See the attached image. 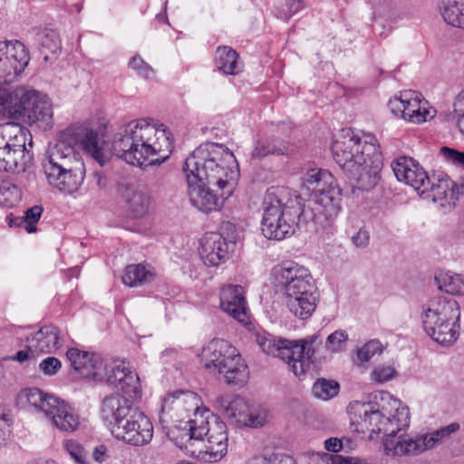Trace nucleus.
I'll return each mask as SVG.
<instances>
[{
    "instance_id": "f257e3e1",
    "label": "nucleus",
    "mask_w": 464,
    "mask_h": 464,
    "mask_svg": "<svg viewBox=\"0 0 464 464\" xmlns=\"http://www.w3.org/2000/svg\"><path fill=\"white\" fill-rule=\"evenodd\" d=\"M183 170L188 200L203 213L219 210L233 195L240 176L234 154L218 143L198 147L186 159Z\"/></svg>"
},
{
    "instance_id": "f03ea898",
    "label": "nucleus",
    "mask_w": 464,
    "mask_h": 464,
    "mask_svg": "<svg viewBox=\"0 0 464 464\" xmlns=\"http://www.w3.org/2000/svg\"><path fill=\"white\" fill-rule=\"evenodd\" d=\"M78 147L100 165L106 161L103 144L96 130L88 125H72L59 132L55 143L50 145L43 163L48 184L65 195H72L82 185L86 169Z\"/></svg>"
},
{
    "instance_id": "7ed1b4c3",
    "label": "nucleus",
    "mask_w": 464,
    "mask_h": 464,
    "mask_svg": "<svg viewBox=\"0 0 464 464\" xmlns=\"http://www.w3.org/2000/svg\"><path fill=\"white\" fill-rule=\"evenodd\" d=\"M112 147L126 163L143 168L163 163L172 152L174 143L165 124L146 117L122 125L114 136Z\"/></svg>"
},
{
    "instance_id": "20e7f679",
    "label": "nucleus",
    "mask_w": 464,
    "mask_h": 464,
    "mask_svg": "<svg viewBox=\"0 0 464 464\" xmlns=\"http://www.w3.org/2000/svg\"><path fill=\"white\" fill-rule=\"evenodd\" d=\"M25 86L14 89L0 86V170L24 171L33 159V140L28 130L19 123L22 119Z\"/></svg>"
},
{
    "instance_id": "39448f33",
    "label": "nucleus",
    "mask_w": 464,
    "mask_h": 464,
    "mask_svg": "<svg viewBox=\"0 0 464 464\" xmlns=\"http://www.w3.org/2000/svg\"><path fill=\"white\" fill-rule=\"evenodd\" d=\"M335 162L356 181L359 189L371 190L381 180L382 157L374 136L363 139L350 130H343L332 145Z\"/></svg>"
},
{
    "instance_id": "423d86ee",
    "label": "nucleus",
    "mask_w": 464,
    "mask_h": 464,
    "mask_svg": "<svg viewBox=\"0 0 464 464\" xmlns=\"http://www.w3.org/2000/svg\"><path fill=\"white\" fill-rule=\"evenodd\" d=\"M173 441L187 455L207 462H217L227 452L226 423L210 411L198 415L173 432Z\"/></svg>"
},
{
    "instance_id": "0eeeda50",
    "label": "nucleus",
    "mask_w": 464,
    "mask_h": 464,
    "mask_svg": "<svg viewBox=\"0 0 464 464\" xmlns=\"http://www.w3.org/2000/svg\"><path fill=\"white\" fill-rule=\"evenodd\" d=\"M271 283L295 317L306 320L313 315L319 293L306 267L293 261L276 265L271 270Z\"/></svg>"
},
{
    "instance_id": "6e6552de",
    "label": "nucleus",
    "mask_w": 464,
    "mask_h": 464,
    "mask_svg": "<svg viewBox=\"0 0 464 464\" xmlns=\"http://www.w3.org/2000/svg\"><path fill=\"white\" fill-rule=\"evenodd\" d=\"M380 396L381 405L378 408L371 402H353L350 409L351 420L353 424L356 425L357 430L384 434L386 436L383 442L385 454L399 456L387 452L386 442L389 439H393L395 441L405 439L397 434L409 427L410 410L389 392H382Z\"/></svg>"
},
{
    "instance_id": "1a4fd4ad",
    "label": "nucleus",
    "mask_w": 464,
    "mask_h": 464,
    "mask_svg": "<svg viewBox=\"0 0 464 464\" xmlns=\"http://www.w3.org/2000/svg\"><path fill=\"white\" fill-rule=\"evenodd\" d=\"M303 198L285 187H271L263 201L261 230L268 239L283 240L294 235L303 213Z\"/></svg>"
},
{
    "instance_id": "9d476101",
    "label": "nucleus",
    "mask_w": 464,
    "mask_h": 464,
    "mask_svg": "<svg viewBox=\"0 0 464 464\" xmlns=\"http://www.w3.org/2000/svg\"><path fill=\"white\" fill-rule=\"evenodd\" d=\"M460 307L458 301L438 296L424 306L421 320L427 334L438 343L450 345L459 335Z\"/></svg>"
},
{
    "instance_id": "9b49d317",
    "label": "nucleus",
    "mask_w": 464,
    "mask_h": 464,
    "mask_svg": "<svg viewBox=\"0 0 464 464\" xmlns=\"http://www.w3.org/2000/svg\"><path fill=\"white\" fill-rule=\"evenodd\" d=\"M19 400L35 413L43 415L53 428L62 432L72 433L81 425L77 411L52 393L38 388H29L20 392Z\"/></svg>"
},
{
    "instance_id": "f8f14e48",
    "label": "nucleus",
    "mask_w": 464,
    "mask_h": 464,
    "mask_svg": "<svg viewBox=\"0 0 464 464\" xmlns=\"http://www.w3.org/2000/svg\"><path fill=\"white\" fill-rule=\"evenodd\" d=\"M303 182L314 196L317 215L333 222L341 210V189L334 176L326 169H311L304 174Z\"/></svg>"
},
{
    "instance_id": "ddd939ff",
    "label": "nucleus",
    "mask_w": 464,
    "mask_h": 464,
    "mask_svg": "<svg viewBox=\"0 0 464 464\" xmlns=\"http://www.w3.org/2000/svg\"><path fill=\"white\" fill-rule=\"evenodd\" d=\"M256 343L264 353L284 361L293 373L300 379L311 368V357L314 352L306 346L305 340L299 342L277 340L271 334H263L256 335Z\"/></svg>"
},
{
    "instance_id": "4468645a",
    "label": "nucleus",
    "mask_w": 464,
    "mask_h": 464,
    "mask_svg": "<svg viewBox=\"0 0 464 464\" xmlns=\"http://www.w3.org/2000/svg\"><path fill=\"white\" fill-rule=\"evenodd\" d=\"M132 401L131 399L115 393L106 396L100 408V417L111 435L123 443L140 412Z\"/></svg>"
},
{
    "instance_id": "2eb2a0df",
    "label": "nucleus",
    "mask_w": 464,
    "mask_h": 464,
    "mask_svg": "<svg viewBox=\"0 0 464 464\" xmlns=\"http://www.w3.org/2000/svg\"><path fill=\"white\" fill-rule=\"evenodd\" d=\"M216 407L224 418L237 427L258 428L268 421V411L253 406L244 398L234 394H223L216 399Z\"/></svg>"
},
{
    "instance_id": "dca6fc26",
    "label": "nucleus",
    "mask_w": 464,
    "mask_h": 464,
    "mask_svg": "<svg viewBox=\"0 0 464 464\" xmlns=\"http://www.w3.org/2000/svg\"><path fill=\"white\" fill-rule=\"evenodd\" d=\"M459 428V423L452 422L430 433L407 437L402 440L395 441L393 439H389L386 442V450L389 454H398L399 456L419 455L434 449L450 438Z\"/></svg>"
},
{
    "instance_id": "f3484780",
    "label": "nucleus",
    "mask_w": 464,
    "mask_h": 464,
    "mask_svg": "<svg viewBox=\"0 0 464 464\" xmlns=\"http://www.w3.org/2000/svg\"><path fill=\"white\" fill-rule=\"evenodd\" d=\"M205 411H209V409L204 407L201 398L191 391L174 392L163 399L161 406L163 415L179 422L171 431V436L179 427H184L189 420L205 414ZM171 439L173 440V437Z\"/></svg>"
},
{
    "instance_id": "a211bd4d",
    "label": "nucleus",
    "mask_w": 464,
    "mask_h": 464,
    "mask_svg": "<svg viewBox=\"0 0 464 464\" xmlns=\"http://www.w3.org/2000/svg\"><path fill=\"white\" fill-rule=\"evenodd\" d=\"M388 108L394 116L416 124L425 122L436 114L421 94L411 90L401 92L398 96L391 98Z\"/></svg>"
},
{
    "instance_id": "6ab92c4d",
    "label": "nucleus",
    "mask_w": 464,
    "mask_h": 464,
    "mask_svg": "<svg viewBox=\"0 0 464 464\" xmlns=\"http://www.w3.org/2000/svg\"><path fill=\"white\" fill-rule=\"evenodd\" d=\"M95 381H105L121 392V395L132 401L141 396L140 379L138 374L131 370L130 364L122 360H114L110 363H104L103 375Z\"/></svg>"
},
{
    "instance_id": "aec40b11",
    "label": "nucleus",
    "mask_w": 464,
    "mask_h": 464,
    "mask_svg": "<svg viewBox=\"0 0 464 464\" xmlns=\"http://www.w3.org/2000/svg\"><path fill=\"white\" fill-rule=\"evenodd\" d=\"M23 107L21 122L38 123L44 129L53 126V104L46 94L26 87Z\"/></svg>"
},
{
    "instance_id": "412c9836",
    "label": "nucleus",
    "mask_w": 464,
    "mask_h": 464,
    "mask_svg": "<svg viewBox=\"0 0 464 464\" xmlns=\"http://www.w3.org/2000/svg\"><path fill=\"white\" fill-rule=\"evenodd\" d=\"M30 57L19 41H0V79L12 82L24 71Z\"/></svg>"
},
{
    "instance_id": "4be33fe9",
    "label": "nucleus",
    "mask_w": 464,
    "mask_h": 464,
    "mask_svg": "<svg viewBox=\"0 0 464 464\" xmlns=\"http://www.w3.org/2000/svg\"><path fill=\"white\" fill-rule=\"evenodd\" d=\"M397 179L411 186L420 195H424L430 180L423 168L410 157H400L392 163Z\"/></svg>"
},
{
    "instance_id": "5701e85b",
    "label": "nucleus",
    "mask_w": 464,
    "mask_h": 464,
    "mask_svg": "<svg viewBox=\"0 0 464 464\" xmlns=\"http://www.w3.org/2000/svg\"><path fill=\"white\" fill-rule=\"evenodd\" d=\"M198 254L205 266L217 267L229 257L227 242L219 233H207L199 241Z\"/></svg>"
},
{
    "instance_id": "b1692460",
    "label": "nucleus",
    "mask_w": 464,
    "mask_h": 464,
    "mask_svg": "<svg viewBox=\"0 0 464 464\" xmlns=\"http://www.w3.org/2000/svg\"><path fill=\"white\" fill-rule=\"evenodd\" d=\"M66 357L73 370L84 379L95 381L103 375L104 362L95 353L71 348L67 351Z\"/></svg>"
},
{
    "instance_id": "393cba45",
    "label": "nucleus",
    "mask_w": 464,
    "mask_h": 464,
    "mask_svg": "<svg viewBox=\"0 0 464 464\" xmlns=\"http://www.w3.org/2000/svg\"><path fill=\"white\" fill-rule=\"evenodd\" d=\"M463 193L464 185L459 186L448 176H442L436 182H430L425 198H431L445 209H450L455 206L459 196Z\"/></svg>"
},
{
    "instance_id": "a878e982",
    "label": "nucleus",
    "mask_w": 464,
    "mask_h": 464,
    "mask_svg": "<svg viewBox=\"0 0 464 464\" xmlns=\"http://www.w3.org/2000/svg\"><path fill=\"white\" fill-rule=\"evenodd\" d=\"M220 306L224 312L241 324H247L248 314L245 290L241 285H228L220 292Z\"/></svg>"
},
{
    "instance_id": "bb28decb",
    "label": "nucleus",
    "mask_w": 464,
    "mask_h": 464,
    "mask_svg": "<svg viewBox=\"0 0 464 464\" xmlns=\"http://www.w3.org/2000/svg\"><path fill=\"white\" fill-rule=\"evenodd\" d=\"M237 353L228 341L218 338L202 348L200 358L204 368L216 374V370Z\"/></svg>"
},
{
    "instance_id": "cd10ccee",
    "label": "nucleus",
    "mask_w": 464,
    "mask_h": 464,
    "mask_svg": "<svg viewBox=\"0 0 464 464\" xmlns=\"http://www.w3.org/2000/svg\"><path fill=\"white\" fill-rule=\"evenodd\" d=\"M216 373L222 376L226 383L237 386H243L249 377L247 365L240 353L219 366Z\"/></svg>"
},
{
    "instance_id": "c85d7f7f",
    "label": "nucleus",
    "mask_w": 464,
    "mask_h": 464,
    "mask_svg": "<svg viewBox=\"0 0 464 464\" xmlns=\"http://www.w3.org/2000/svg\"><path fill=\"white\" fill-rule=\"evenodd\" d=\"M26 342L33 343L32 349L36 350L38 354L53 353L62 345L60 332L53 325L43 326L32 338H27Z\"/></svg>"
},
{
    "instance_id": "c756f323",
    "label": "nucleus",
    "mask_w": 464,
    "mask_h": 464,
    "mask_svg": "<svg viewBox=\"0 0 464 464\" xmlns=\"http://www.w3.org/2000/svg\"><path fill=\"white\" fill-rule=\"evenodd\" d=\"M124 443L133 447H144L150 443L154 434L153 424L140 410Z\"/></svg>"
},
{
    "instance_id": "7c9ffc66",
    "label": "nucleus",
    "mask_w": 464,
    "mask_h": 464,
    "mask_svg": "<svg viewBox=\"0 0 464 464\" xmlns=\"http://www.w3.org/2000/svg\"><path fill=\"white\" fill-rule=\"evenodd\" d=\"M156 277L153 267L148 264L127 266L122 276V283L130 287L140 286L152 282Z\"/></svg>"
},
{
    "instance_id": "2f4dec72",
    "label": "nucleus",
    "mask_w": 464,
    "mask_h": 464,
    "mask_svg": "<svg viewBox=\"0 0 464 464\" xmlns=\"http://www.w3.org/2000/svg\"><path fill=\"white\" fill-rule=\"evenodd\" d=\"M123 197L127 202L129 214L133 218H140L148 214L150 201L143 190L127 187Z\"/></svg>"
},
{
    "instance_id": "473e14b6",
    "label": "nucleus",
    "mask_w": 464,
    "mask_h": 464,
    "mask_svg": "<svg viewBox=\"0 0 464 464\" xmlns=\"http://www.w3.org/2000/svg\"><path fill=\"white\" fill-rule=\"evenodd\" d=\"M215 62L218 69L226 74L235 75L243 71V63L238 54L227 46L217 49Z\"/></svg>"
},
{
    "instance_id": "72a5a7b5",
    "label": "nucleus",
    "mask_w": 464,
    "mask_h": 464,
    "mask_svg": "<svg viewBox=\"0 0 464 464\" xmlns=\"http://www.w3.org/2000/svg\"><path fill=\"white\" fill-rule=\"evenodd\" d=\"M438 288L451 295H464V276L452 271H440L435 276Z\"/></svg>"
},
{
    "instance_id": "f704fd0d",
    "label": "nucleus",
    "mask_w": 464,
    "mask_h": 464,
    "mask_svg": "<svg viewBox=\"0 0 464 464\" xmlns=\"http://www.w3.org/2000/svg\"><path fill=\"white\" fill-rule=\"evenodd\" d=\"M440 14L449 25L464 29V0H444Z\"/></svg>"
},
{
    "instance_id": "c9c22d12",
    "label": "nucleus",
    "mask_w": 464,
    "mask_h": 464,
    "mask_svg": "<svg viewBox=\"0 0 464 464\" xmlns=\"http://www.w3.org/2000/svg\"><path fill=\"white\" fill-rule=\"evenodd\" d=\"M286 148L283 140L277 138H266L256 141L252 157L262 159L270 154H284Z\"/></svg>"
},
{
    "instance_id": "e433bc0d",
    "label": "nucleus",
    "mask_w": 464,
    "mask_h": 464,
    "mask_svg": "<svg viewBox=\"0 0 464 464\" xmlns=\"http://www.w3.org/2000/svg\"><path fill=\"white\" fill-rule=\"evenodd\" d=\"M383 349L384 347L379 340H370L355 350L356 355L353 359V362L355 366H363L370 362L373 356L381 355Z\"/></svg>"
},
{
    "instance_id": "4c0bfd02",
    "label": "nucleus",
    "mask_w": 464,
    "mask_h": 464,
    "mask_svg": "<svg viewBox=\"0 0 464 464\" xmlns=\"http://www.w3.org/2000/svg\"><path fill=\"white\" fill-rule=\"evenodd\" d=\"M43 213V208L40 206H34L24 211V215L23 217H18L14 218H10L9 226L14 227H21L24 226V229L28 233H34L36 231V223L39 221L41 215Z\"/></svg>"
},
{
    "instance_id": "58836bf2",
    "label": "nucleus",
    "mask_w": 464,
    "mask_h": 464,
    "mask_svg": "<svg viewBox=\"0 0 464 464\" xmlns=\"http://www.w3.org/2000/svg\"><path fill=\"white\" fill-rule=\"evenodd\" d=\"M340 390L339 383L333 380L318 379L313 385V394L317 399L328 401L335 397Z\"/></svg>"
},
{
    "instance_id": "ea45409f",
    "label": "nucleus",
    "mask_w": 464,
    "mask_h": 464,
    "mask_svg": "<svg viewBox=\"0 0 464 464\" xmlns=\"http://www.w3.org/2000/svg\"><path fill=\"white\" fill-rule=\"evenodd\" d=\"M22 192L20 188L7 180L0 181V206L12 208L20 202Z\"/></svg>"
},
{
    "instance_id": "a19ab883",
    "label": "nucleus",
    "mask_w": 464,
    "mask_h": 464,
    "mask_svg": "<svg viewBox=\"0 0 464 464\" xmlns=\"http://www.w3.org/2000/svg\"><path fill=\"white\" fill-rule=\"evenodd\" d=\"M398 372L393 363H381L373 367L370 380L376 384H383L396 378Z\"/></svg>"
},
{
    "instance_id": "79ce46f5",
    "label": "nucleus",
    "mask_w": 464,
    "mask_h": 464,
    "mask_svg": "<svg viewBox=\"0 0 464 464\" xmlns=\"http://www.w3.org/2000/svg\"><path fill=\"white\" fill-rule=\"evenodd\" d=\"M247 464H295V460L289 455L279 452H265L253 456Z\"/></svg>"
},
{
    "instance_id": "37998d69",
    "label": "nucleus",
    "mask_w": 464,
    "mask_h": 464,
    "mask_svg": "<svg viewBox=\"0 0 464 464\" xmlns=\"http://www.w3.org/2000/svg\"><path fill=\"white\" fill-rule=\"evenodd\" d=\"M347 341V333L343 330H337L328 335L325 342V348L331 353H339L346 348Z\"/></svg>"
},
{
    "instance_id": "c03bdc74",
    "label": "nucleus",
    "mask_w": 464,
    "mask_h": 464,
    "mask_svg": "<svg viewBox=\"0 0 464 464\" xmlns=\"http://www.w3.org/2000/svg\"><path fill=\"white\" fill-rule=\"evenodd\" d=\"M129 66L135 71L139 76L147 81L152 80L155 77L154 70L139 55H134L130 59Z\"/></svg>"
},
{
    "instance_id": "a18cd8bd",
    "label": "nucleus",
    "mask_w": 464,
    "mask_h": 464,
    "mask_svg": "<svg viewBox=\"0 0 464 464\" xmlns=\"http://www.w3.org/2000/svg\"><path fill=\"white\" fill-rule=\"evenodd\" d=\"M63 448L77 464H88L86 452L80 443L73 440H66L63 442Z\"/></svg>"
},
{
    "instance_id": "49530a36",
    "label": "nucleus",
    "mask_w": 464,
    "mask_h": 464,
    "mask_svg": "<svg viewBox=\"0 0 464 464\" xmlns=\"http://www.w3.org/2000/svg\"><path fill=\"white\" fill-rule=\"evenodd\" d=\"M62 363L55 357H47L39 363V370L45 375H54L61 369Z\"/></svg>"
},
{
    "instance_id": "de8ad7c7",
    "label": "nucleus",
    "mask_w": 464,
    "mask_h": 464,
    "mask_svg": "<svg viewBox=\"0 0 464 464\" xmlns=\"http://www.w3.org/2000/svg\"><path fill=\"white\" fill-rule=\"evenodd\" d=\"M42 45L47 48L50 52L53 53H56L60 50L61 46L58 34L53 30L45 31L42 39Z\"/></svg>"
},
{
    "instance_id": "09e8293b",
    "label": "nucleus",
    "mask_w": 464,
    "mask_h": 464,
    "mask_svg": "<svg viewBox=\"0 0 464 464\" xmlns=\"http://www.w3.org/2000/svg\"><path fill=\"white\" fill-rule=\"evenodd\" d=\"M440 154L447 161L464 167V152L449 147H442L440 148Z\"/></svg>"
},
{
    "instance_id": "8fccbe9b",
    "label": "nucleus",
    "mask_w": 464,
    "mask_h": 464,
    "mask_svg": "<svg viewBox=\"0 0 464 464\" xmlns=\"http://www.w3.org/2000/svg\"><path fill=\"white\" fill-rule=\"evenodd\" d=\"M12 420L9 416L0 412V446L4 445L11 435Z\"/></svg>"
},
{
    "instance_id": "3c124183",
    "label": "nucleus",
    "mask_w": 464,
    "mask_h": 464,
    "mask_svg": "<svg viewBox=\"0 0 464 464\" xmlns=\"http://www.w3.org/2000/svg\"><path fill=\"white\" fill-rule=\"evenodd\" d=\"M331 464H371L367 459L359 457L333 455Z\"/></svg>"
},
{
    "instance_id": "603ef678",
    "label": "nucleus",
    "mask_w": 464,
    "mask_h": 464,
    "mask_svg": "<svg viewBox=\"0 0 464 464\" xmlns=\"http://www.w3.org/2000/svg\"><path fill=\"white\" fill-rule=\"evenodd\" d=\"M353 244L359 248H365L370 243V235L364 227L360 228L353 237Z\"/></svg>"
},
{
    "instance_id": "864d4df0",
    "label": "nucleus",
    "mask_w": 464,
    "mask_h": 464,
    "mask_svg": "<svg viewBox=\"0 0 464 464\" xmlns=\"http://www.w3.org/2000/svg\"><path fill=\"white\" fill-rule=\"evenodd\" d=\"M33 343H28L26 349L18 351L15 355L13 357L14 360L18 361L20 362H24L27 360L33 359L38 355L36 350H33Z\"/></svg>"
},
{
    "instance_id": "5fc2aeb1",
    "label": "nucleus",
    "mask_w": 464,
    "mask_h": 464,
    "mask_svg": "<svg viewBox=\"0 0 464 464\" xmlns=\"http://www.w3.org/2000/svg\"><path fill=\"white\" fill-rule=\"evenodd\" d=\"M324 448L331 452H338L343 448L342 441L337 438H330L324 441Z\"/></svg>"
},
{
    "instance_id": "6e6d98bb",
    "label": "nucleus",
    "mask_w": 464,
    "mask_h": 464,
    "mask_svg": "<svg viewBox=\"0 0 464 464\" xmlns=\"http://www.w3.org/2000/svg\"><path fill=\"white\" fill-rule=\"evenodd\" d=\"M92 458L98 463H102L107 459V449L105 446L101 445L94 448L92 452Z\"/></svg>"
},
{
    "instance_id": "4d7b16f0",
    "label": "nucleus",
    "mask_w": 464,
    "mask_h": 464,
    "mask_svg": "<svg viewBox=\"0 0 464 464\" xmlns=\"http://www.w3.org/2000/svg\"><path fill=\"white\" fill-rule=\"evenodd\" d=\"M287 7V17H290L296 14L302 8V2L300 0H285Z\"/></svg>"
},
{
    "instance_id": "13d9d810",
    "label": "nucleus",
    "mask_w": 464,
    "mask_h": 464,
    "mask_svg": "<svg viewBox=\"0 0 464 464\" xmlns=\"http://www.w3.org/2000/svg\"><path fill=\"white\" fill-rule=\"evenodd\" d=\"M454 111L459 114V118L464 117V90L456 97Z\"/></svg>"
},
{
    "instance_id": "bf43d9fd",
    "label": "nucleus",
    "mask_w": 464,
    "mask_h": 464,
    "mask_svg": "<svg viewBox=\"0 0 464 464\" xmlns=\"http://www.w3.org/2000/svg\"><path fill=\"white\" fill-rule=\"evenodd\" d=\"M93 179H94V181H95V184L96 186L100 188V189H103L105 188L106 187V178L104 177V175L102 173V172H98V171H95L92 175Z\"/></svg>"
},
{
    "instance_id": "052dcab7",
    "label": "nucleus",
    "mask_w": 464,
    "mask_h": 464,
    "mask_svg": "<svg viewBox=\"0 0 464 464\" xmlns=\"http://www.w3.org/2000/svg\"><path fill=\"white\" fill-rule=\"evenodd\" d=\"M458 126L459 130L464 134V117L458 119Z\"/></svg>"
},
{
    "instance_id": "680f3d73",
    "label": "nucleus",
    "mask_w": 464,
    "mask_h": 464,
    "mask_svg": "<svg viewBox=\"0 0 464 464\" xmlns=\"http://www.w3.org/2000/svg\"><path fill=\"white\" fill-rule=\"evenodd\" d=\"M225 227V228H227V229H229V228L233 227V225H232L231 223H228V222H227V224H225V225H224V227Z\"/></svg>"
},
{
    "instance_id": "e2e57ef3",
    "label": "nucleus",
    "mask_w": 464,
    "mask_h": 464,
    "mask_svg": "<svg viewBox=\"0 0 464 464\" xmlns=\"http://www.w3.org/2000/svg\"><path fill=\"white\" fill-rule=\"evenodd\" d=\"M3 375V366H2V363L0 362V378L2 377Z\"/></svg>"
},
{
    "instance_id": "0e129e2a",
    "label": "nucleus",
    "mask_w": 464,
    "mask_h": 464,
    "mask_svg": "<svg viewBox=\"0 0 464 464\" xmlns=\"http://www.w3.org/2000/svg\"><path fill=\"white\" fill-rule=\"evenodd\" d=\"M376 16H377V13H376V11H374L372 14V20H375Z\"/></svg>"
}]
</instances>
